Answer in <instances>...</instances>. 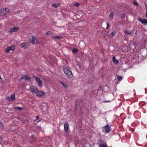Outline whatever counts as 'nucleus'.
<instances>
[{
    "instance_id": "9",
    "label": "nucleus",
    "mask_w": 147,
    "mask_h": 147,
    "mask_svg": "<svg viewBox=\"0 0 147 147\" xmlns=\"http://www.w3.org/2000/svg\"><path fill=\"white\" fill-rule=\"evenodd\" d=\"M97 144L99 145V146L107 145L105 142L102 140H98L97 142Z\"/></svg>"
},
{
    "instance_id": "21",
    "label": "nucleus",
    "mask_w": 147,
    "mask_h": 147,
    "mask_svg": "<svg viewBox=\"0 0 147 147\" xmlns=\"http://www.w3.org/2000/svg\"><path fill=\"white\" fill-rule=\"evenodd\" d=\"M52 5L53 7H57L59 6V5L58 3H57V4L53 3Z\"/></svg>"
},
{
    "instance_id": "30",
    "label": "nucleus",
    "mask_w": 147,
    "mask_h": 147,
    "mask_svg": "<svg viewBox=\"0 0 147 147\" xmlns=\"http://www.w3.org/2000/svg\"><path fill=\"white\" fill-rule=\"evenodd\" d=\"M3 123L2 122L0 121V127H3Z\"/></svg>"
},
{
    "instance_id": "32",
    "label": "nucleus",
    "mask_w": 147,
    "mask_h": 147,
    "mask_svg": "<svg viewBox=\"0 0 147 147\" xmlns=\"http://www.w3.org/2000/svg\"><path fill=\"white\" fill-rule=\"evenodd\" d=\"M74 5L76 7H79L80 5L78 3H76Z\"/></svg>"
},
{
    "instance_id": "20",
    "label": "nucleus",
    "mask_w": 147,
    "mask_h": 147,
    "mask_svg": "<svg viewBox=\"0 0 147 147\" xmlns=\"http://www.w3.org/2000/svg\"><path fill=\"white\" fill-rule=\"evenodd\" d=\"M60 83L61 84V85H62L63 86V87L64 88H67L68 87V86H67V85H66V84L63 83L62 82H60Z\"/></svg>"
},
{
    "instance_id": "41",
    "label": "nucleus",
    "mask_w": 147,
    "mask_h": 147,
    "mask_svg": "<svg viewBox=\"0 0 147 147\" xmlns=\"http://www.w3.org/2000/svg\"><path fill=\"white\" fill-rule=\"evenodd\" d=\"M40 120H39L38 121V122H40Z\"/></svg>"
},
{
    "instance_id": "11",
    "label": "nucleus",
    "mask_w": 147,
    "mask_h": 147,
    "mask_svg": "<svg viewBox=\"0 0 147 147\" xmlns=\"http://www.w3.org/2000/svg\"><path fill=\"white\" fill-rule=\"evenodd\" d=\"M138 20L142 24H144L145 25H147V19H141L140 18H138Z\"/></svg>"
},
{
    "instance_id": "28",
    "label": "nucleus",
    "mask_w": 147,
    "mask_h": 147,
    "mask_svg": "<svg viewBox=\"0 0 147 147\" xmlns=\"http://www.w3.org/2000/svg\"><path fill=\"white\" fill-rule=\"evenodd\" d=\"M51 34V32L50 31H48L46 32V34L47 35H50Z\"/></svg>"
},
{
    "instance_id": "10",
    "label": "nucleus",
    "mask_w": 147,
    "mask_h": 147,
    "mask_svg": "<svg viewBox=\"0 0 147 147\" xmlns=\"http://www.w3.org/2000/svg\"><path fill=\"white\" fill-rule=\"evenodd\" d=\"M30 89L31 92L34 93H36L38 91V89L36 86H34L31 87Z\"/></svg>"
},
{
    "instance_id": "6",
    "label": "nucleus",
    "mask_w": 147,
    "mask_h": 147,
    "mask_svg": "<svg viewBox=\"0 0 147 147\" xmlns=\"http://www.w3.org/2000/svg\"><path fill=\"white\" fill-rule=\"evenodd\" d=\"M23 79H26L28 82H30L31 80V79L30 77L26 75H24L22 76L21 78L19 79V81H20Z\"/></svg>"
},
{
    "instance_id": "31",
    "label": "nucleus",
    "mask_w": 147,
    "mask_h": 147,
    "mask_svg": "<svg viewBox=\"0 0 147 147\" xmlns=\"http://www.w3.org/2000/svg\"><path fill=\"white\" fill-rule=\"evenodd\" d=\"M133 3L134 4V5H138V3L136 1H134Z\"/></svg>"
},
{
    "instance_id": "14",
    "label": "nucleus",
    "mask_w": 147,
    "mask_h": 147,
    "mask_svg": "<svg viewBox=\"0 0 147 147\" xmlns=\"http://www.w3.org/2000/svg\"><path fill=\"white\" fill-rule=\"evenodd\" d=\"M69 128V125L68 123H65L64 125V129L65 131L67 132L68 131Z\"/></svg>"
},
{
    "instance_id": "5",
    "label": "nucleus",
    "mask_w": 147,
    "mask_h": 147,
    "mask_svg": "<svg viewBox=\"0 0 147 147\" xmlns=\"http://www.w3.org/2000/svg\"><path fill=\"white\" fill-rule=\"evenodd\" d=\"M33 77L35 78L37 84L40 87H41L42 85V81L40 80V78L37 77L36 76H34Z\"/></svg>"
},
{
    "instance_id": "2",
    "label": "nucleus",
    "mask_w": 147,
    "mask_h": 147,
    "mask_svg": "<svg viewBox=\"0 0 147 147\" xmlns=\"http://www.w3.org/2000/svg\"><path fill=\"white\" fill-rule=\"evenodd\" d=\"M83 103L82 100L76 101L75 109L76 111H80L83 106Z\"/></svg>"
},
{
    "instance_id": "36",
    "label": "nucleus",
    "mask_w": 147,
    "mask_h": 147,
    "mask_svg": "<svg viewBox=\"0 0 147 147\" xmlns=\"http://www.w3.org/2000/svg\"><path fill=\"white\" fill-rule=\"evenodd\" d=\"M98 147H108L107 145H105V146H99Z\"/></svg>"
},
{
    "instance_id": "7",
    "label": "nucleus",
    "mask_w": 147,
    "mask_h": 147,
    "mask_svg": "<svg viewBox=\"0 0 147 147\" xmlns=\"http://www.w3.org/2000/svg\"><path fill=\"white\" fill-rule=\"evenodd\" d=\"M15 48L14 46H11L7 47L5 50V52L6 53H11V51L12 52L14 50Z\"/></svg>"
},
{
    "instance_id": "27",
    "label": "nucleus",
    "mask_w": 147,
    "mask_h": 147,
    "mask_svg": "<svg viewBox=\"0 0 147 147\" xmlns=\"http://www.w3.org/2000/svg\"><path fill=\"white\" fill-rule=\"evenodd\" d=\"M22 108L20 107H17L16 108V109H18L20 111H21L22 109Z\"/></svg>"
},
{
    "instance_id": "40",
    "label": "nucleus",
    "mask_w": 147,
    "mask_h": 147,
    "mask_svg": "<svg viewBox=\"0 0 147 147\" xmlns=\"http://www.w3.org/2000/svg\"><path fill=\"white\" fill-rule=\"evenodd\" d=\"M146 18H147V12L146 13Z\"/></svg>"
},
{
    "instance_id": "18",
    "label": "nucleus",
    "mask_w": 147,
    "mask_h": 147,
    "mask_svg": "<svg viewBox=\"0 0 147 147\" xmlns=\"http://www.w3.org/2000/svg\"><path fill=\"white\" fill-rule=\"evenodd\" d=\"M113 16H114V13H110V14L109 16V19L110 20H112L113 18Z\"/></svg>"
},
{
    "instance_id": "16",
    "label": "nucleus",
    "mask_w": 147,
    "mask_h": 147,
    "mask_svg": "<svg viewBox=\"0 0 147 147\" xmlns=\"http://www.w3.org/2000/svg\"><path fill=\"white\" fill-rule=\"evenodd\" d=\"M112 60L114 63L115 64H117L118 63V61L116 59L115 56H113V57Z\"/></svg>"
},
{
    "instance_id": "33",
    "label": "nucleus",
    "mask_w": 147,
    "mask_h": 147,
    "mask_svg": "<svg viewBox=\"0 0 147 147\" xmlns=\"http://www.w3.org/2000/svg\"><path fill=\"white\" fill-rule=\"evenodd\" d=\"M106 24H107V27L106 28L107 29L109 27V24L108 23H106Z\"/></svg>"
},
{
    "instance_id": "38",
    "label": "nucleus",
    "mask_w": 147,
    "mask_h": 147,
    "mask_svg": "<svg viewBox=\"0 0 147 147\" xmlns=\"http://www.w3.org/2000/svg\"><path fill=\"white\" fill-rule=\"evenodd\" d=\"M96 0L97 1V2H100V1L101 0Z\"/></svg>"
},
{
    "instance_id": "4",
    "label": "nucleus",
    "mask_w": 147,
    "mask_h": 147,
    "mask_svg": "<svg viewBox=\"0 0 147 147\" xmlns=\"http://www.w3.org/2000/svg\"><path fill=\"white\" fill-rule=\"evenodd\" d=\"M29 40L32 44H36L38 41L36 38L33 36H30L29 38Z\"/></svg>"
},
{
    "instance_id": "37",
    "label": "nucleus",
    "mask_w": 147,
    "mask_h": 147,
    "mask_svg": "<svg viewBox=\"0 0 147 147\" xmlns=\"http://www.w3.org/2000/svg\"><path fill=\"white\" fill-rule=\"evenodd\" d=\"M36 119H39V117L38 116H36Z\"/></svg>"
},
{
    "instance_id": "17",
    "label": "nucleus",
    "mask_w": 147,
    "mask_h": 147,
    "mask_svg": "<svg viewBox=\"0 0 147 147\" xmlns=\"http://www.w3.org/2000/svg\"><path fill=\"white\" fill-rule=\"evenodd\" d=\"M131 33V31L130 30H126L125 31V33L126 35L130 34Z\"/></svg>"
},
{
    "instance_id": "12",
    "label": "nucleus",
    "mask_w": 147,
    "mask_h": 147,
    "mask_svg": "<svg viewBox=\"0 0 147 147\" xmlns=\"http://www.w3.org/2000/svg\"><path fill=\"white\" fill-rule=\"evenodd\" d=\"M18 28H19L18 27L11 28L10 30V32H16L18 29Z\"/></svg>"
},
{
    "instance_id": "29",
    "label": "nucleus",
    "mask_w": 147,
    "mask_h": 147,
    "mask_svg": "<svg viewBox=\"0 0 147 147\" xmlns=\"http://www.w3.org/2000/svg\"><path fill=\"white\" fill-rule=\"evenodd\" d=\"M121 17L123 19H124L125 18V15L124 14H122L121 15Z\"/></svg>"
},
{
    "instance_id": "1",
    "label": "nucleus",
    "mask_w": 147,
    "mask_h": 147,
    "mask_svg": "<svg viewBox=\"0 0 147 147\" xmlns=\"http://www.w3.org/2000/svg\"><path fill=\"white\" fill-rule=\"evenodd\" d=\"M63 71L64 73L68 79H71L73 77V74L71 70L66 67L63 68Z\"/></svg>"
},
{
    "instance_id": "23",
    "label": "nucleus",
    "mask_w": 147,
    "mask_h": 147,
    "mask_svg": "<svg viewBox=\"0 0 147 147\" xmlns=\"http://www.w3.org/2000/svg\"><path fill=\"white\" fill-rule=\"evenodd\" d=\"M115 32H112L109 35V37L111 38L115 34Z\"/></svg>"
},
{
    "instance_id": "25",
    "label": "nucleus",
    "mask_w": 147,
    "mask_h": 147,
    "mask_svg": "<svg viewBox=\"0 0 147 147\" xmlns=\"http://www.w3.org/2000/svg\"><path fill=\"white\" fill-rule=\"evenodd\" d=\"M117 79L119 81H121L122 79V77L121 76L117 75Z\"/></svg>"
},
{
    "instance_id": "22",
    "label": "nucleus",
    "mask_w": 147,
    "mask_h": 147,
    "mask_svg": "<svg viewBox=\"0 0 147 147\" xmlns=\"http://www.w3.org/2000/svg\"><path fill=\"white\" fill-rule=\"evenodd\" d=\"M27 45L26 43L24 42L21 44L20 45V47L21 48H23L25 47Z\"/></svg>"
},
{
    "instance_id": "3",
    "label": "nucleus",
    "mask_w": 147,
    "mask_h": 147,
    "mask_svg": "<svg viewBox=\"0 0 147 147\" xmlns=\"http://www.w3.org/2000/svg\"><path fill=\"white\" fill-rule=\"evenodd\" d=\"M111 130V128L109 124H107L102 127V131L105 134L109 133Z\"/></svg>"
},
{
    "instance_id": "24",
    "label": "nucleus",
    "mask_w": 147,
    "mask_h": 147,
    "mask_svg": "<svg viewBox=\"0 0 147 147\" xmlns=\"http://www.w3.org/2000/svg\"><path fill=\"white\" fill-rule=\"evenodd\" d=\"M78 49H73V50H72V52L73 53H76L78 51Z\"/></svg>"
},
{
    "instance_id": "15",
    "label": "nucleus",
    "mask_w": 147,
    "mask_h": 147,
    "mask_svg": "<svg viewBox=\"0 0 147 147\" xmlns=\"http://www.w3.org/2000/svg\"><path fill=\"white\" fill-rule=\"evenodd\" d=\"M5 9V12L4 13H2L1 14V15L2 16H3L5 14L7 13L9 11V9H6V8H4Z\"/></svg>"
},
{
    "instance_id": "19",
    "label": "nucleus",
    "mask_w": 147,
    "mask_h": 147,
    "mask_svg": "<svg viewBox=\"0 0 147 147\" xmlns=\"http://www.w3.org/2000/svg\"><path fill=\"white\" fill-rule=\"evenodd\" d=\"M53 37L56 39H62V37L61 36H54Z\"/></svg>"
},
{
    "instance_id": "13",
    "label": "nucleus",
    "mask_w": 147,
    "mask_h": 147,
    "mask_svg": "<svg viewBox=\"0 0 147 147\" xmlns=\"http://www.w3.org/2000/svg\"><path fill=\"white\" fill-rule=\"evenodd\" d=\"M15 98V96L14 95H12L9 97H8L7 100L9 101H11Z\"/></svg>"
},
{
    "instance_id": "8",
    "label": "nucleus",
    "mask_w": 147,
    "mask_h": 147,
    "mask_svg": "<svg viewBox=\"0 0 147 147\" xmlns=\"http://www.w3.org/2000/svg\"><path fill=\"white\" fill-rule=\"evenodd\" d=\"M36 93L37 96L39 97H41L45 95V92L43 91H38V90Z\"/></svg>"
},
{
    "instance_id": "35",
    "label": "nucleus",
    "mask_w": 147,
    "mask_h": 147,
    "mask_svg": "<svg viewBox=\"0 0 147 147\" xmlns=\"http://www.w3.org/2000/svg\"><path fill=\"white\" fill-rule=\"evenodd\" d=\"M86 145V146H85V145H84V146H83L84 147H86V146L87 145H88V146L89 145V143H87Z\"/></svg>"
},
{
    "instance_id": "39",
    "label": "nucleus",
    "mask_w": 147,
    "mask_h": 147,
    "mask_svg": "<svg viewBox=\"0 0 147 147\" xmlns=\"http://www.w3.org/2000/svg\"><path fill=\"white\" fill-rule=\"evenodd\" d=\"M109 100H108V101H104V102H109Z\"/></svg>"
},
{
    "instance_id": "26",
    "label": "nucleus",
    "mask_w": 147,
    "mask_h": 147,
    "mask_svg": "<svg viewBox=\"0 0 147 147\" xmlns=\"http://www.w3.org/2000/svg\"><path fill=\"white\" fill-rule=\"evenodd\" d=\"M0 12L1 13H4L5 12V9H0Z\"/></svg>"
},
{
    "instance_id": "34",
    "label": "nucleus",
    "mask_w": 147,
    "mask_h": 147,
    "mask_svg": "<svg viewBox=\"0 0 147 147\" xmlns=\"http://www.w3.org/2000/svg\"><path fill=\"white\" fill-rule=\"evenodd\" d=\"M111 96L112 97V98H111V100H113V98H114V96H113V94H111Z\"/></svg>"
}]
</instances>
